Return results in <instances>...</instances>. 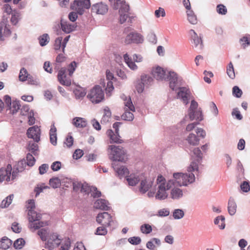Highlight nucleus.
<instances>
[{"mask_svg": "<svg viewBox=\"0 0 250 250\" xmlns=\"http://www.w3.org/2000/svg\"><path fill=\"white\" fill-rule=\"evenodd\" d=\"M12 245V241L6 236H3L0 240V249L6 250Z\"/></svg>", "mask_w": 250, "mask_h": 250, "instance_id": "c756f323", "label": "nucleus"}, {"mask_svg": "<svg viewBox=\"0 0 250 250\" xmlns=\"http://www.w3.org/2000/svg\"><path fill=\"white\" fill-rule=\"evenodd\" d=\"M49 188L48 186H45L43 184L38 185L34 189L35 196L37 197L45 189Z\"/></svg>", "mask_w": 250, "mask_h": 250, "instance_id": "864d4df0", "label": "nucleus"}, {"mask_svg": "<svg viewBox=\"0 0 250 250\" xmlns=\"http://www.w3.org/2000/svg\"><path fill=\"white\" fill-rule=\"evenodd\" d=\"M140 230L144 234H149L152 230L151 226L148 224H145L140 227Z\"/></svg>", "mask_w": 250, "mask_h": 250, "instance_id": "3c124183", "label": "nucleus"}, {"mask_svg": "<svg viewBox=\"0 0 250 250\" xmlns=\"http://www.w3.org/2000/svg\"><path fill=\"white\" fill-rule=\"evenodd\" d=\"M61 26L62 30L66 34L74 31L77 26L75 23H71L63 20L61 21Z\"/></svg>", "mask_w": 250, "mask_h": 250, "instance_id": "5701e85b", "label": "nucleus"}, {"mask_svg": "<svg viewBox=\"0 0 250 250\" xmlns=\"http://www.w3.org/2000/svg\"><path fill=\"white\" fill-rule=\"evenodd\" d=\"M96 221L104 227H109L113 222V219L110 214L107 212L100 213L97 215Z\"/></svg>", "mask_w": 250, "mask_h": 250, "instance_id": "9b49d317", "label": "nucleus"}, {"mask_svg": "<svg viewBox=\"0 0 250 250\" xmlns=\"http://www.w3.org/2000/svg\"><path fill=\"white\" fill-rule=\"evenodd\" d=\"M21 107V104L19 101H13L10 104V110L12 114L17 113Z\"/></svg>", "mask_w": 250, "mask_h": 250, "instance_id": "c03bdc74", "label": "nucleus"}, {"mask_svg": "<svg viewBox=\"0 0 250 250\" xmlns=\"http://www.w3.org/2000/svg\"><path fill=\"white\" fill-rule=\"evenodd\" d=\"M237 205L234 200L232 198H230L228 202V211L230 215L235 214L236 211Z\"/></svg>", "mask_w": 250, "mask_h": 250, "instance_id": "473e14b6", "label": "nucleus"}, {"mask_svg": "<svg viewBox=\"0 0 250 250\" xmlns=\"http://www.w3.org/2000/svg\"><path fill=\"white\" fill-rule=\"evenodd\" d=\"M39 41L41 46L46 45L49 42V37L47 34H44L39 38Z\"/></svg>", "mask_w": 250, "mask_h": 250, "instance_id": "de8ad7c7", "label": "nucleus"}, {"mask_svg": "<svg viewBox=\"0 0 250 250\" xmlns=\"http://www.w3.org/2000/svg\"><path fill=\"white\" fill-rule=\"evenodd\" d=\"M17 176V172L15 171L11 174L10 171H7L5 168L0 169V182L3 181H10L14 180Z\"/></svg>", "mask_w": 250, "mask_h": 250, "instance_id": "a211bd4d", "label": "nucleus"}, {"mask_svg": "<svg viewBox=\"0 0 250 250\" xmlns=\"http://www.w3.org/2000/svg\"><path fill=\"white\" fill-rule=\"evenodd\" d=\"M113 167L119 176H125L128 173V170L125 166H121L120 167H116L115 164H112Z\"/></svg>", "mask_w": 250, "mask_h": 250, "instance_id": "c9c22d12", "label": "nucleus"}, {"mask_svg": "<svg viewBox=\"0 0 250 250\" xmlns=\"http://www.w3.org/2000/svg\"><path fill=\"white\" fill-rule=\"evenodd\" d=\"M125 112L122 115L123 120L127 121H132L134 119V115L130 110L124 109Z\"/></svg>", "mask_w": 250, "mask_h": 250, "instance_id": "37998d69", "label": "nucleus"}, {"mask_svg": "<svg viewBox=\"0 0 250 250\" xmlns=\"http://www.w3.org/2000/svg\"><path fill=\"white\" fill-rule=\"evenodd\" d=\"M225 218L224 216L220 215L217 216L214 221V223L217 225L218 228L221 229H224L226 225L225 223Z\"/></svg>", "mask_w": 250, "mask_h": 250, "instance_id": "4c0bfd02", "label": "nucleus"}, {"mask_svg": "<svg viewBox=\"0 0 250 250\" xmlns=\"http://www.w3.org/2000/svg\"><path fill=\"white\" fill-rule=\"evenodd\" d=\"M62 38L61 37H58L56 39L54 43V49L58 50L62 48Z\"/></svg>", "mask_w": 250, "mask_h": 250, "instance_id": "bf43d9fd", "label": "nucleus"}, {"mask_svg": "<svg viewBox=\"0 0 250 250\" xmlns=\"http://www.w3.org/2000/svg\"><path fill=\"white\" fill-rule=\"evenodd\" d=\"M141 183L139 188L140 191L142 193H145L152 187V182L150 180L142 179L141 178Z\"/></svg>", "mask_w": 250, "mask_h": 250, "instance_id": "a878e982", "label": "nucleus"}, {"mask_svg": "<svg viewBox=\"0 0 250 250\" xmlns=\"http://www.w3.org/2000/svg\"><path fill=\"white\" fill-rule=\"evenodd\" d=\"M185 212L183 209H175L173 210L172 216L175 219L179 220L183 218Z\"/></svg>", "mask_w": 250, "mask_h": 250, "instance_id": "49530a36", "label": "nucleus"}, {"mask_svg": "<svg viewBox=\"0 0 250 250\" xmlns=\"http://www.w3.org/2000/svg\"><path fill=\"white\" fill-rule=\"evenodd\" d=\"M141 177L139 174H131L126 177V180L129 186H135L141 180Z\"/></svg>", "mask_w": 250, "mask_h": 250, "instance_id": "c85d7f7f", "label": "nucleus"}, {"mask_svg": "<svg viewBox=\"0 0 250 250\" xmlns=\"http://www.w3.org/2000/svg\"><path fill=\"white\" fill-rule=\"evenodd\" d=\"M57 129L54 125H53L51 126V128L50 129V141L51 143L55 146L57 144V134H56Z\"/></svg>", "mask_w": 250, "mask_h": 250, "instance_id": "72a5a7b5", "label": "nucleus"}, {"mask_svg": "<svg viewBox=\"0 0 250 250\" xmlns=\"http://www.w3.org/2000/svg\"><path fill=\"white\" fill-rule=\"evenodd\" d=\"M72 124L76 127L84 128L87 125V121L83 118L75 117L72 120Z\"/></svg>", "mask_w": 250, "mask_h": 250, "instance_id": "bb28decb", "label": "nucleus"}, {"mask_svg": "<svg viewBox=\"0 0 250 250\" xmlns=\"http://www.w3.org/2000/svg\"><path fill=\"white\" fill-rule=\"evenodd\" d=\"M61 243V239L59 235L57 233H52L50 234L47 241L45 244V247L49 250H53L58 247Z\"/></svg>", "mask_w": 250, "mask_h": 250, "instance_id": "9d476101", "label": "nucleus"}, {"mask_svg": "<svg viewBox=\"0 0 250 250\" xmlns=\"http://www.w3.org/2000/svg\"><path fill=\"white\" fill-rule=\"evenodd\" d=\"M232 94L237 98H240L242 94V91L237 86H234L232 88Z\"/></svg>", "mask_w": 250, "mask_h": 250, "instance_id": "e2e57ef3", "label": "nucleus"}, {"mask_svg": "<svg viewBox=\"0 0 250 250\" xmlns=\"http://www.w3.org/2000/svg\"><path fill=\"white\" fill-rule=\"evenodd\" d=\"M90 0H75L71 5V8L79 15H83L85 9L90 7Z\"/></svg>", "mask_w": 250, "mask_h": 250, "instance_id": "6e6552de", "label": "nucleus"}, {"mask_svg": "<svg viewBox=\"0 0 250 250\" xmlns=\"http://www.w3.org/2000/svg\"><path fill=\"white\" fill-rule=\"evenodd\" d=\"M124 59L128 67L133 71H136L138 68L135 62H141L144 60L142 55L137 54H133L131 57L127 54H125L124 55Z\"/></svg>", "mask_w": 250, "mask_h": 250, "instance_id": "0eeeda50", "label": "nucleus"}, {"mask_svg": "<svg viewBox=\"0 0 250 250\" xmlns=\"http://www.w3.org/2000/svg\"><path fill=\"white\" fill-rule=\"evenodd\" d=\"M14 196V194H10L6 197L2 201L0 204V207L1 208H6L9 207L13 201Z\"/></svg>", "mask_w": 250, "mask_h": 250, "instance_id": "ea45409f", "label": "nucleus"}, {"mask_svg": "<svg viewBox=\"0 0 250 250\" xmlns=\"http://www.w3.org/2000/svg\"><path fill=\"white\" fill-rule=\"evenodd\" d=\"M113 9H119V21L120 23L123 24L125 22L128 17V12L129 11V6L125 1L121 0H114L111 3Z\"/></svg>", "mask_w": 250, "mask_h": 250, "instance_id": "20e7f679", "label": "nucleus"}, {"mask_svg": "<svg viewBox=\"0 0 250 250\" xmlns=\"http://www.w3.org/2000/svg\"><path fill=\"white\" fill-rule=\"evenodd\" d=\"M77 66V63L73 61L72 62L68 67V71L69 72V75L71 76L75 71Z\"/></svg>", "mask_w": 250, "mask_h": 250, "instance_id": "680f3d73", "label": "nucleus"}, {"mask_svg": "<svg viewBox=\"0 0 250 250\" xmlns=\"http://www.w3.org/2000/svg\"><path fill=\"white\" fill-rule=\"evenodd\" d=\"M94 207L97 209L105 210H107L109 208L108 201L102 199H98L94 203Z\"/></svg>", "mask_w": 250, "mask_h": 250, "instance_id": "cd10ccee", "label": "nucleus"}, {"mask_svg": "<svg viewBox=\"0 0 250 250\" xmlns=\"http://www.w3.org/2000/svg\"><path fill=\"white\" fill-rule=\"evenodd\" d=\"M227 73L229 77L231 79L235 77L234 67L231 62H230L227 68Z\"/></svg>", "mask_w": 250, "mask_h": 250, "instance_id": "09e8293b", "label": "nucleus"}, {"mask_svg": "<svg viewBox=\"0 0 250 250\" xmlns=\"http://www.w3.org/2000/svg\"><path fill=\"white\" fill-rule=\"evenodd\" d=\"M74 93L77 99H81L85 96L86 92L83 88L78 87L74 90Z\"/></svg>", "mask_w": 250, "mask_h": 250, "instance_id": "a19ab883", "label": "nucleus"}, {"mask_svg": "<svg viewBox=\"0 0 250 250\" xmlns=\"http://www.w3.org/2000/svg\"><path fill=\"white\" fill-rule=\"evenodd\" d=\"M151 72L153 77L157 80L163 81L166 80L167 75L166 72L163 68L159 66L153 67Z\"/></svg>", "mask_w": 250, "mask_h": 250, "instance_id": "4468645a", "label": "nucleus"}, {"mask_svg": "<svg viewBox=\"0 0 250 250\" xmlns=\"http://www.w3.org/2000/svg\"><path fill=\"white\" fill-rule=\"evenodd\" d=\"M189 34L193 41L192 43L194 45V47L198 50H202L203 45L201 37H199L197 33L192 29L189 31Z\"/></svg>", "mask_w": 250, "mask_h": 250, "instance_id": "aec40b11", "label": "nucleus"}, {"mask_svg": "<svg viewBox=\"0 0 250 250\" xmlns=\"http://www.w3.org/2000/svg\"><path fill=\"white\" fill-rule=\"evenodd\" d=\"M191 96V92L188 88L186 87L179 88V91L177 94V98L180 99L185 104H188Z\"/></svg>", "mask_w": 250, "mask_h": 250, "instance_id": "f8f14e48", "label": "nucleus"}, {"mask_svg": "<svg viewBox=\"0 0 250 250\" xmlns=\"http://www.w3.org/2000/svg\"><path fill=\"white\" fill-rule=\"evenodd\" d=\"M60 250H69L71 246V242L69 238H65L62 242Z\"/></svg>", "mask_w": 250, "mask_h": 250, "instance_id": "603ef678", "label": "nucleus"}, {"mask_svg": "<svg viewBox=\"0 0 250 250\" xmlns=\"http://www.w3.org/2000/svg\"><path fill=\"white\" fill-rule=\"evenodd\" d=\"M41 130L40 126L34 125L32 126V140L38 143L41 140Z\"/></svg>", "mask_w": 250, "mask_h": 250, "instance_id": "7c9ffc66", "label": "nucleus"}, {"mask_svg": "<svg viewBox=\"0 0 250 250\" xmlns=\"http://www.w3.org/2000/svg\"><path fill=\"white\" fill-rule=\"evenodd\" d=\"M65 72V68H62L59 71L58 79L60 83L63 85L68 86L71 85V82L70 79L66 77Z\"/></svg>", "mask_w": 250, "mask_h": 250, "instance_id": "412c9836", "label": "nucleus"}, {"mask_svg": "<svg viewBox=\"0 0 250 250\" xmlns=\"http://www.w3.org/2000/svg\"><path fill=\"white\" fill-rule=\"evenodd\" d=\"M122 98L124 101V109H128L131 111L134 112L135 110V107L132 104L130 97H127L125 95H123L122 96Z\"/></svg>", "mask_w": 250, "mask_h": 250, "instance_id": "2f4dec72", "label": "nucleus"}, {"mask_svg": "<svg viewBox=\"0 0 250 250\" xmlns=\"http://www.w3.org/2000/svg\"><path fill=\"white\" fill-rule=\"evenodd\" d=\"M25 211L28 215L29 223L31 222V199L28 200L25 205Z\"/></svg>", "mask_w": 250, "mask_h": 250, "instance_id": "a18cd8bd", "label": "nucleus"}, {"mask_svg": "<svg viewBox=\"0 0 250 250\" xmlns=\"http://www.w3.org/2000/svg\"><path fill=\"white\" fill-rule=\"evenodd\" d=\"M48 234V230L42 229L38 230L37 234L40 237L42 240L45 241L47 240V236Z\"/></svg>", "mask_w": 250, "mask_h": 250, "instance_id": "8fccbe9b", "label": "nucleus"}, {"mask_svg": "<svg viewBox=\"0 0 250 250\" xmlns=\"http://www.w3.org/2000/svg\"><path fill=\"white\" fill-rule=\"evenodd\" d=\"M50 185L53 188H57L61 185V181L57 177L50 179L49 180Z\"/></svg>", "mask_w": 250, "mask_h": 250, "instance_id": "4d7b16f0", "label": "nucleus"}, {"mask_svg": "<svg viewBox=\"0 0 250 250\" xmlns=\"http://www.w3.org/2000/svg\"><path fill=\"white\" fill-rule=\"evenodd\" d=\"M187 19L189 23L192 24H196L197 23L196 16L192 10H188L187 12Z\"/></svg>", "mask_w": 250, "mask_h": 250, "instance_id": "58836bf2", "label": "nucleus"}, {"mask_svg": "<svg viewBox=\"0 0 250 250\" xmlns=\"http://www.w3.org/2000/svg\"><path fill=\"white\" fill-rule=\"evenodd\" d=\"M107 151L109 158L113 161L125 162L127 159L126 151L121 146L110 145Z\"/></svg>", "mask_w": 250, "mask_h": 250, "instance_id": "7ed1b4c3", "label": "nucleus"}, {"mask_svg": "<svg viewBox=\"0 0 250 250\" xmlns=\"http://www.w3.org/2000/svg\"><path fill=\"white\" fill-rule=\"evenodd\" d=\"M186 140L190 146H197L199 145L200 139L195 134L191 132L187 136Z\"/></svg>", "mask_w": 250, "mask_h": 250, "instance_id": "393cba45", "label": "nucleus"}, {"mask_svg": "<svg viewBox=\"0 0 250 250\" xmlns=\"http://www.w3.org/2000/svg\"><path fill=\"white\" fill-rule=\"evenodd\" d=\"M198 106L197 102L192 100L188 111V116L191 121L196 120L201 121L203 120L202 109L201 108H198Z\"/></svg>", "mask_w": 250, "mask_h": 250, "instance_id": "423d86ee", "label": "nucleus"}, {"mask_svg": "<svg viewBox=\"0 0 250 250\" xmlns=\"http://www.w3.org/2000/svg\"><path fill=\"white\" fill-rule=\"evenodd\" d=\"M111 112L108 107H105L104 109V115L101 119L102 124H106L109 122L111 118Z\"/></svg>", "mask_w": 250, "mask_h": 250, "instance_id": "f704fd0d", "label": "nucleus"}, {"mask_svg": "<svg viewBox=\"0 0 250 250\" xmlns=\"http://www.w3.org/2000/svg\"><path fill=\"white\" fill-rule=\"evenodd\" d=\"M96 190V188L95 187H90L86 183H83L81 185V192L85 194H88L91 192H94Z\"/></svg>", "mask_w": 250, "mask_h": 250, "instance_id": "e433bc0d", "label": "nucleus"}, {"mask_svg": "<svg viewBox=\"0 0 250 250\" xmlns=\"http://www.w3.org/2000/svg\"><path fill=\"white\" fill-rule=\"evenodd\" d=\"M174 186L172 180L167 181L165 177L159 175L156 179L155 186L156 193L155 198L159 200H163L168 197V190Z\"/></svg>", "mask_w": 250, "mask_h": 250, "instance_id": "f03ea898", "label": "nucleus"}, {"mask_svg": "<svg viewBox=\"0 0 250 250\" xmlns=\"http://www.w3.org/2000/svg\"><path fill=\"white\" fill-rule=\"evenodd\" d=\"M35 208L34 203L32 201V209ZM42 215L37 211L32 209V228L35 229H38L41 227H43L48 225L47 221H41L40 219L41 218Z\"/></svg>", "mask_w": 250, "mask_h": 250, "instance_id": "1a4fd4ad", "label": "nucleus"}, {"mask_svg": "<svg viewBox=\"0 0 250 250\" xmlns=\"http://www.w3.org/2000/svg\"><path fill=\"white\" fill-rule=\"evenodd\" d=\"M170 211L168 208H162L158 211L157 216L159 217H166L169 215Z\"/></svg>", "mask_w": 250, "mask_h": 250, "instance_id": "0e129e2a", "label": "nucleus"}, {"mask_svg": "<svg viewBox=\"0 0 250 250\" xmlns=\"http://www.w3.org/2000/svg\"><path fill=\"white\" fill-rule=\"evenodd\" d=\"M143 40V37L141 34L138 33L132 32L126 36L125 42L126 44L131 43H139L142 42Z\"/></svg>", "mask_w": 250, "mask_h": 250, "instance_id": "2eb2a0df", "label": "nucleus"}, {"mask_svg": "<svg viewBox=\"0 0 250 250\" xmlns=\"http://www.w3.org/2000/svg\"><path fill=\"white\" fill-rule=\"evenodd\" d=\"M170 197L174 200H178L181 199L184 195L183 190L179 187L173 186L170 188Z\"/></svg>", "mask_w": 250, "mask_h": 250, "instance_id": "4be33fe9", "label": "nucleus"}, {"mask_svg": "<svg viewBox=\"0 0 250 250\" xmlns=\"http://www.w3.org/2000/svg\"><path fill=\"white\" fill-rule=\"evenodd\" d=\"M199 166L196 161H191L187 167V172H176L173 174V185L179 187H187L195 182V177L193 173L198 171Z\"/></svg>", "mask_w": 250, "mask_h": 250, "instance_id": "f257e3e1", "label": "nucleus"}, {"mask_svg": "<svg viewBox=\"0 0 250 250\" xmlns=\"http://www.w3.org/2000/svg\"><path fill=\"white\" fill-rule=\"evenodd\" d=\"M107 134L110 139V143L122 144L123 141L121 139L119 133L114 132L112 130H108Z\"/></svg>", "mask_w": 250, "mask_h": 250, "instance_id": "b1692460", "label": "nucleus"}, {"mask_svg": "<svg viewBox=\"0 0 250 250\" xmlns=\"http://www.w3.org/2000/svg\"><path fill=\"white\" fill-rule=\"evenodd\" d=\"M108 10V5L103 2L95 3L91 7L92 12L98 15H104L107 12Z\"/></svg>", "mask_w": 250, "mask_h": 250, "instance_id": "ddd939ff", "label": "nucleus"}, {"mask_svg": "<svg viewBox=\"0 0 250 250\" xmlns=\"http://www.w3.org/2000/svg\"><path fill=\"white\" fill-rule=\"evenodd\" d=\"M141 82L145 86H147L152 83L153 79L149 75L144 74L141 76Z\"/></svg>", "mask_w": 250, "mask_h": 250, "instance_id": "79ce46f5", "label": "nucleus"}, {"mask_svg": "<svg viewBox=\"0 0 250 250\" xmlns=\"http://www.w3.org/2000/svg\"><path fill=\"white\" fill-rule=\"evenodd\" d=\"M11 229L15 233H20L21 231V227L19 224L17 222H14L12 224Z\"/></svg>", "mask_w": 250, "mask_h": 250, "instance_id": "774afa93", "label": "nucleus"}, {"mask_svg": "<svg viewBox=\"0 0 250 250\" xmlns=\"http://www.w3.org/2000/svg\"><path fill=\"white\" fill-rule=\"evenodd\" d=\"M217 12L220 15H225L227 13V9L223 4H218L216 7Z\"/></svg>", "mask_w": 250, "mask_h": 250, "instance_id": "13d9d810", "label": "nucleus"}, {"mask_svg": "<svg viewBox=\"0 0 250 250\" xmlns=\"http://www.w3.org/2000/svg\"><path fill=\"white\" fill-rule=\"evenodd\" d=\"M31 165V154L30 153H28L27 154L26 156V160H22L17 163V164L15 166V168L16 169L17 174L18 172H22L25 169L26 166L30 167Z\"/></svg>", "mask_w": 250, "mask_h": 250, "instance_id": "f3484780", "label": "nucleus"}, {"mask_svg": "<svg viewBox=\"0 0 250 250\" xmlns=\"http://www.w3.org/2000/svg\"><path fill=\"white\" fill-rule=\"evenodd\" d=\"M106 227L104 226L97 228L96 234L97 235H105L107 232V230L105 228Z\"/></svg>", "mask_w": 250, "mask_h": 250, "instance_id": "69168bd1", "label": "nucleus"}, {"mask_svg": "<svg viewBox=\"0 0 250 250\" xmlns=\"http://www.w3.org/2000/svg\"><path fill=\"white\" fill-rule=\"evenodd\" d=\"M166 80L169 81V87L173 90H175L178 87V75L173 71H169L166 77Z\"/></svg>", "mask_w": 250, "mask_h": 250, "instance_id": "dca6fc26", "label": "nucleus"}, {"mask_svg": "<svg viewBox=\"0 0 250 250\" xmlns=\"http://www.w3.org/2000/svg\"><path fill=\"white\" fill-rule=\"evenodd\" d=\"M87 97L92 103L98 104L104 100V92L100 85H96L90 89Z\"/></svg>", "mask_w": 250, "mask_h": 250, "instance_id": "39448f33", "label": "nucleus"}, {"mask_svg": "<svg viewBox=\"0 0 250 250\" xmlns=\"http://www.w3.org/2000/svg\"><path fill=\"white\" fill-rule=\"evenodd\" d=\"M106 81H107V82L106 83V87L105 88V93L106 96L110 97L111 95V92L114 89L113 83L111 81V80L113 79L114 75L112 73L107 70L106 71Z\"/></svg>", "mask_w": 250, "mask_h": 250, "instance_id": "6ab92c4d", "label": "nucleus"}, {"mask_svg": "<svg viewBox=\"0 0 250 250\" xmlns=\"http://www.w3.org/2000/svg\"><path fill=\"white\" fill-rule=\"evenodd\" d=\"M28 76V73L26 69L22 68L19 74V79L21 81H25Z\"/></svg>", "mask_w": 250, "mask_h": 250, "instance_id": "052dcab7", "label": "nucleus"}, {"mask_svg": "<svg viewBox=\"0 0 250 250\" xmlns=\"http://www.w3.org/2000/svg\"><path fill=\"white\" fill-rule=\"evenodd\" d=\"M25 244V241L22 238H19L14 243V247L16 249H21Z\"/></svg>", "mask_w": 250, "mask_h": 250, "instance_id": "6e6d98bb", "label": "nucleus"}, {"mask_svg": "<svg viewBox=\"0 0 250 250\" xmlns=\"http://www.w3.org/2000/svg\"><path fill=\"white\" fill-rule=\"evenodd\" d=\"M19 17V13L14 11V13L12 14V17L11 19L12 23L14 25H16L18 22Z\"/></svg>", "mask_w": 250, "mask_h": 250, "instance_id": "338daca9", "label": "nucleus"}, {"mask_svg": "<svg viewBox=\"0 0 250 250\" xmlns=\"http://www.w3.org/2000/svg\"><path fill=\"white\" fill-rule=\"evenodd\" d=\"M192 152L193 155L197 158L196 160H193L192 161L197 162L199 165V160L202 158V153L199 147H195L193 149Z\"/></svg>", "mask_w": 250, "mask_h": 250, "instance_id": "5fc2aeb1", "label": "nucleus"}]
</instances>
